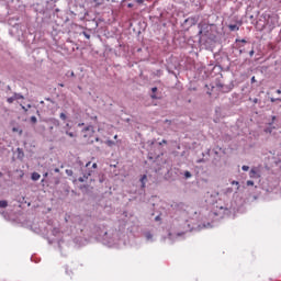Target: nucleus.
Listing matches in <instances>:
<instances>
[{
	"mask_svg": "<svg viewBox=\"0 0 281 281\" xmlns=\"http://www.w3.org/2000/svg\"><path fill=\"white\" fill-rule=\"evenodd\" d=\"M46 123L48 124V131H50V133L54 131V128H58V126H60V121L55 117L48 119Z\"/></svg>",
	"mask_w": 281,
	"mask_h": 281,
	"instance_id": "nucleus-1",
	"label": "nucleus"
},
{
	"mask_svg": "<svg viewBox=\"0 0 281 281\" xmlns=\"http://www.w3.org/2000/svg\"><path fill=\"white\" fill-rule=\"evenodd\" d=\"M94 133H95V130L91 125L82 130V136L85 137V139H90V137H93Z\"/></svg>",
	"mask_w": 281,
	"mask_h": 281,
	"instance_id": "nucleus-2",
	"label": "nucleus"
},
{
	"mask_svg": "<svg viewBox=\"0 0 281 281\" xmlns=\"http://www.w3.org/2000/svg\"><path fill=\"white\" fill-rule=\"evenodd\" d=\"M64 133H65V135H68V137H77L76 132L71 131V124H69V123H67L64 126Z\"/></svg>",
	"mask_w": 281,
	"mask_h": 281,
	"instance_id": "nucleus-3",
	"label": "nucleus"
},
{
	"mask_svg": "<svg viewBox=\"0 0 281 281\" xmlns=\"http://www.w3.org/2000/svg\"><path fill=\"white\" fill-rule=\"evenodd\" d=\"M228 30L231 32H238V30H240V27L236 24H231V25H228Z\"/></svg>",
	"mask_w": 281,
	"mask_h": 281,
	"instance_id": "nucleus-4",
	"label": "nucleus"
},
{
	"mask_svg": "<svg viewBox=\"0 0 281 281\" xmlns=\"http://www.w3.org/2000/svg\"><path fill=\"white\" fill-rule=\"evenodd\" d=\"M148 179V176L143 175L140 178L142 188H146V180Z\"/></svg>",
	"mask_w": 281,
	"mask_h": 281,
	"instance_id": "nucleus-5",
	"label": "nucleus"
},
{
	"mask_svg": "<svg viewBox=\"0 0 281 281\" xmlns=\"http://www.w3.org/2000/svg\"><path fill=\"white\" fill-rule=\"evenodd\" d=\"M31 179L33 181H38V179H41V175L38 172H33Z\"/></svg>",
	"mask_w": 281,
	"mask_h": 281,
	"instance_id": "nucleus-6",
	"label": "nucleus"
},
{
	"mask_svg": "<svg viewBox=\"0 0 281 281\" xmlns=\"http://www.w3.org/2000/svg\"><path fill=\"white\" fill-rule=\"evenodd\" d=\"M151 92H153L151 99L157 100V94H155V93H157V87L151 88Z\"/></svg>",
	"mask_w": 281,
	"mask_h": 281,
	"instance_id": "nucleus-7",
	"label": "nucleus"
},
{
	"mask_svg": "<svg viewBox=\"0 0 281 281\" xmlns=\"http://www.w3.org/2000/svg\"><path fill=\"white\" fill-rule=\"evenodd\" d=\"M15 100H25V97H23V94L21 93H13Z\"/></svg>",
	"mask_w": 281,
	"mask_h": 281,
	"instance_id": "nucleus-8",
	"label": "nucleus"
},
{
	"mask_svg": "<svg viewBox=\"0 0 281 281\" xmlns=\"http://www.w3.org/2000/svg\"><path fill=\"white\" fill-rule=\"evenodd\" d=\"M0 207H2V209L8 207V201H5V200H0Z\"/></svg>",
	"mask_w": 281,
	"mask_h": 281,
	"instance_id": "nucleus-9",
	"label": "nucleus"
},
{
	"mask_svg": "<svg viewBox=\"0 0 281 281\" xmlns=\"http://www.w3.org/2000/svg\"><path fill=\"white\" fill-rule=\"evenodd\" d=\"M93 3H95V8H99V5L104 3V0H93Z\"/></svg>",
	"mask_w": 281,
	"mask_h": 281,
	"instance_id": "nucleus-10",
	"label": "nucleus"
},
{
	"mask_svg": "<svg viewBox=\"0 0 281 281\" xmlns=\"http://www.w3.org/2000/svg\"><path fill=\"white\" fill-rule=\"evenodd\" d=\"M12 133H19V135H23V130H19V127H13Z\"/></svg>",
	"mask_w": 281,
	"mask_h": 281,
	"instance_id": "nucleus-11",
	"label": "nucleus"
},
{
	"mask_svg": "<svg viewBox=\"0 0 281 281\" xmlns=\"http://www.w3.org/2000/svg\"><path fill=\"white\" fill-rule=\"evenodd\" d=\"M15 100H16V99H15V97H14V94H13L12 97H10V98L7 99V102H8L9 104H12Z\"/></svg>",
	"mask_w": 281,
	"mask_h": 281,
	"instance_id": "nucleus-12",
	"label": "nucleus"
},
{
	"mask_svg": "<svg viewBox=\"0 0 281 281\" xmlns=\"http://www.w3.org/2000/svg\"><path fill=\"white\" fill-rule=\"evenodd\" d=\"M257 175L258 172L256 171V169L250 170V179H254Z\"/></svg>",
	"mask_w": 281,
	"mask_h": 281,
	"instance_id": "nucleus-13",
	"label": "nucleus"
},
{
	"mask_svg": "<svg viewBox=\"0 0 281 281\" xmlns=\"http://www.w3.org/2000/svg\"><path fill=\"white\" fill-rule=\"evenodd\" d=\"M66 175H68V177H72L74 176V170L66 169Z\"/></svg>",
	"mask_w": 281,
	"mask_h": 281,
	"instance_id": "nucleus-14",
	"label": "nucleus"
},
{
	"mask_svg": "<svg viewBox=\"0 0 281 281\" xmlns=\"http://www.w3.org/2000/svg\"><path fill=\"white\" fill-rule=\"evenodd\" d=\"M265 133H269V134L273 133V127H267L265 130Z\"/></svg>",
	"mask_w": 281,
	"mask_h": 281,
	"instance_id": "nucleus-15",
	"label": "nucleus"
},
{
	"mask_svg": "<svg viewBox=\"0 0 281 281\" xmlns=\"http://www.w3.org/2000/svg\"><path fill=\"white\" fill-rule=\"evenodd\" d=\"M184 177L186 179H190V177H192V173L190 171H186Z\"/></svg>",
	"mask_w": 281,
	"mask_h": 281,
	"instance_id": "nucleus-16",
	"label": "nucleus"
},
{
	"mask_svg": "<svg viewBox=\"0 0 281 281\" xmlns=\"http://www.w3.org/2000/svg\"><path fill=\"white\" fill-rule=\"evenodd\" d=\"M59 117H60V120H67V114L60 113V114H59Z\"/></svg>",
	"mask_w": 281,
	"mask_h": 281,
	"instance_id": "nucleus-17",
	"label": "nucleus"
},
{
	"mask_svg": "<svg viewBox=\"0 0 281 281\" xmlns=\"http://www.w3.org/2000/svg\"><path fill=\"white\" fill-rule=\"evenodd\" d=\"M106 145H108V146H115V142H113V140H106Z\"/></svg>",
	"mask_w": 281,
	"mask_h": 281,
	"instance_id": "nucleus-18",
	"label": "nucleus"
},
{
	"mask_svg": "<svg viewBox=\"0 0 281 281\" xmlns=\"http://www.w3.org/2000/svg\"><path fill=\"white\" fill-rule=\"evenodd\" d=\"M241 170H244V172H247V171L249 170V166L244 165V166L241 167Z\"/></svg>",
	"mask_w": 281,
	"mask_h": 281,
	"instance_id": "nucleus-19",
	"label": "nucleus"
},
{
	"mask_svg": "<svg viewBox=\"0 0 281 281\" xmlns=\"http://www.w3.org/2000/svg\"><path fill=\"white\" fill-rule=\"evenodd\" d=\"M278 100L281 101V99H278V98H273V97L270 98V102H278Z\"/></svg>",
	"mask_w": 281,
	"mask_h": 281,
	"instance_id": "nucleus-20",
	"label": "nucleus"
},
{
	"mask_svg": "<svg viewBox=\"0 0 281 281\" xmlns=\"http://www.w3.org/2000/svg\"><path fill=\"white\" fill-rule=\"evenodd\" d=\"M31 122H32L33 124H36V122H37L36 116H31Z\"/></svg>",
	"mask_w": 281,
	"mask_h": 281,
	"instance_id": "nucleus-21",
	"label": "nucleus"
},
{
	"mask_svg": "<svg viewBox=\"0 0 281 281\" xmlns=\"http://www.w3.org/2000/svg\"><path fill=\"white\" fill-rule=\"evenodd\" d=\"M246 184H247V186H254V181L248 180V181L246 182Z\"/></svg>",
	"mask_w": 281,
	"mask_h": 281,
	"instance_id": "nucleus-22",
	"label": "nucleus"
},
{
	"mask_svg": "<svg viewBox=\"0 0 281 281\" xmlns=\"http://www.w3.org/2000/svg\"><path fill=\"white\" fill-rule=\"evenodd\" d=\"M92 168L95 170V168H98V164L93 162Z\"/></svg>",
	"mask_w": 281,
	"mask_h": 281,
	"instance_id": "nucleus-23",
	"label": "nucleus"
},
{
	"mask_svg": "<svg viewBox=\"0 0 281 281\" xmlns=\"http://www.w3.org/2000/svg\"><path fill=\"white\" fill-rule=\"evenodd\" d=\"M254 82H256V77H251V85H254Z\"/></svg>",
	"mask_w": 281,
	"mask_h": 281,
	"instance_id": "nucleus-24",
	"label": "nucleus"
},
{
	"mask_svg": "<svg viewBox=\"0 0 281 281\" xmlns=\"http://www.w3.org/2000/svg\"><path fill=\"white\" fill-rule=\"evenodd\" d=\"M71 78L76 77V74L74 71L70 72Z\"/></svg>",
	"mask_w": 281,
	"mask_h": 281,
	"instance_id": "nucleus-25",
	"label": "nucleus"
},
{
	"mask_svg": "<svg viewBox=\"0 0 281 281\" xmlns=\"http://www.w3.org/2000/svg\"><path fill=\"white\" fill-rule=\"evenodd\" d=\"M80 183H85V178H79Z\"/></svg>",
	"mask_w": 281,
	"mask_h": 281,
	"instance_id": "nucleus-26",
	"label": "nucleus"
},
{
	"mask_svg": "<svg viewBox=\"0 0 281 281\" xmlns=\"http://www.w3.org/2000/svg\"><path fill=\"white\" fill-rule=\"evenodd\" d=\"M136 3H144V0H135Z\"/></svg>",
	"mask_w": 281,
	"mask_h": 281,
	"instance_id": "nucleus-27",
	"label": "nucleus"
},
{
	"mask_svg": "<svg viewBox=\"0 0 281 281\" xmlns=\"http://www.w3.org/2000/svg\"><path fill=\"white\" fill-rule=\"evenodd\" d=\"M255 52L254 49L249 52V56H254Z\"/></svg>",
	"mask_w": 281,
	"mask_h": 281,
	"instance_id": "nucleus-28",
	"label": "nucleus"
},
{
	"mask_svg": "<svg viewBox=\"0 0 281 281\" xmlns=\"http://www.w3.org/2000/svg\"><path fill=\"white\" fill-rule=\"evenodd\" d=\"M89 166H91V161L86 164V168H89Z\"/></svg>",
	"mask_w": 281,
	"mask_h": 281,
	"instance_id": "nucleus-29",
	"label": "nucleus"
},
{
	"mask_svg": "<svg viewBox=\"0 0 281 281\" xmlns=\"http://www.w3.org/2000/svg\"><path fill=\"white\" fill-rule=\"evenodd\" d=\"M233 186H238V181H233Z\"/></svg>",
	"mask_w": 281,
	"mask_h": 281,
	"instance_id": "nucleus-30",
	"label": "nucleus"
},
{
	"mask_svg": "<svg viewBox=\"0 0 281 281\" xmlns=\"http://www.w3.org/2000/svg\"><path fill=\"white\" fill-rule=\"evenodd\" d=\"M54 171H55V172H60V169H59V168H55Z\"/></svg>",
	"mask_w": 281,
	"mask_h": 281,
	"instance_id": "nucleus-31",
	"label": "nucleus"
},
{
	"mask_svg": "<svg viewBox=\"0 0 281 281\" xmlns=\"http://www.w3.org/2000/svg\"><path fill=\"white\" fill-rule=\"evenodd\" d=\"M48 176H49L48 172H45V173H44V178H47Z\"/></svg>",
	"mask_w": 281,
	"mask_h": 281,
	"instance_id": "nucleus-32",
	"label": "nucleus"
},
{
	"mask_svg": "<svg viewBox=\"0 0 281 281\" xmlns=\"http://www.w3.org/2000/svg\"><path fill=\"white\" fill-rule=\"evenodd\" d=\"M127 8H133V3H128V4H127Z\"/></svg>",
	"mask_w": 281,
	"mask_h": 281,
	"instance_id": "nucleus-33",
	"label": "nucleus"
},
{
	"mask_svg": "<svg viewBox=\"0 0 281 281\" xmlns=\"http://www.w3.org/2000/svg\"><path fill=\"white\" fill-rule=\"evenodd\" d=\"M277 93H278V95H280L281 94V90H277Z\"/></svg>",
	"mask_w": 281,
	"mask_h": 281,
	"instance_id": "nucleus-34",
	"label": "nucleus"
},
{
	"mask_svg": "<svg viewBox=\"0 0 281 281\" xmlns=\"http://www.w3.org/2000/svg\"><path fill=\"white\" fill-rule=\"evenodd\" d=\"M78 126H85V123H79Z\"/></svg>",
	"mask_w": 281,
	"mask_h": 281,
	"instance_id": "nucleus-35",
	"label": "nucleus"
},
{
	"mask_svg": "<svg viewBox=\"0 0 281 281\" xmlns=\"http://www.w3.org/2000/svg\"><path fill=\"white\" fill-rule=\"evenodd\" d=\"M22 106V109L24 110V111H27V109H25V106L24 105H21Z\"/></svg>",
	"mask_w": 281,
	"mask_h": 281,
	"instance_id": "nucleus-36",
	"label": "nucleus"
},
{
	"mask_svg": "<svg viewBox=\"0 0 281 281\" xmlns=\"http://www.w3.org/2000/svg\"><path fill=\"white\" fill-rule=\"evenodd\" d=\"M240 42H241V43H247V41H246V40H241Z\"/></svg>",
	"mask_w": 281,
	"mask_h": 281,
	"instance_id": "nucleus-37",
	"label": "nucleus"
},
{
	"mask_svg": "<svg viewBox=\"0 0 281 281\" xmlns=\"http://www.w3.org/2000/svg\"><path fill=\"white\" fill-rule=\"evenodd\" d=\"M86 37H87V38H91V36H90V35H86Z\"/></svg>",
	"mask_w": 281,
	"mask_h": 281,
	"instance_id": "nucleus-38",
	"label": "nucleus"
},
{
	"mask_svg": "<svg viewBox=\"0 0 281 281\" xmlns=\"http://www.w3.org/2000/svg\"><path fill=\"white\" fill-rule=\"evenodd\" d=\"M59 87H65V85H63V83H59Z\"/></svg>",
	"mask_w": 281,
	"mask_h": 281,
	"instance_id": "nucleus-39",
	"label": "nucleus"
},
{
	"mask_svg": "<svg viewBox=\"0 0 281 281\" xmlns=\"http://www.w3.org/2000/svg\"><path fill=\"white\" fill-rule=\"evenodd\" d=\"M114 139H117V135H114Z\"/></svg>",
	"mask_w": 281,
	"mask_h": 281,
	"instance_id": "nucleus-40",
	"label": "nucleus"
},
{
	"mask_svg": "<svg viewBox=\"0 0 281 281\" xmlns=\"http://www.w3.org/2000/svg\"><path fill=\"white\" fill-rule=\"evenodd\" d=\"M199 34H203V31H200Z\"/></svg>",
	"mask_w": 281,
	"mask_h": 281,
	"instance_id": "nucleus-41",
	"label": "nucleus"
},
{
	"mask_svg": "<svg viewBox=\"0 0 281 281\" xmlns=\"http://www.w3.org/2000/svg\"><path fill=\"white\" fill-rule=\"evenodd\" d=\"M276 120V116H272V121H274Z\"/></svg>",
	"mask_w": 281,
	"mask_h": 281,
	"instance_id": "nucleus-42",
	"label": "nucleus"
},
{
	"mask_svg": "<svg viewBox=\"0 0 281 281\" xmlns=\"http://www.w3.org/2000/svg\"><path fill=\"white\" fill-rule=\"evenodd\" d=\"M162 144H167V142H166V140H162Z\"/></svg>",
	"mask_w": 281,
	"mask_h": 281,
	"instance_id": "nucleus-43",
	"label": "nucleus"
},
{
	"mask_svg": "<svg viewBox=\"0 0 281 281\" xmlns=\"http://www.w3.org/2000/svg\"><path fill=\"white\" fill-rule=\"evenodd\" d=\"M202 160H198V164H201Z\"/></svg>",
	"mask_w": 281,
	"mask_h": 281,
	"instance_id": "nucleus-44",
	"label": "nucleus"
}]
</instances>
